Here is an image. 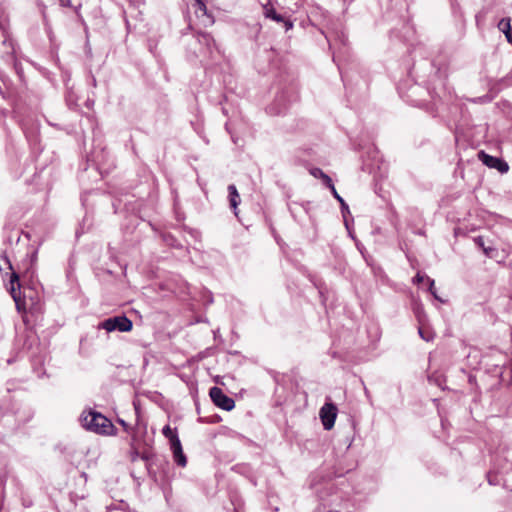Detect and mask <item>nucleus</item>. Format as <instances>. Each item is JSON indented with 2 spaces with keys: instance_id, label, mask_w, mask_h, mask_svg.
I'll list each match as a JSON object with an SVG mask.
<instances>
[{
  "instance_id": "nucleus-1",
  "label": "nucleus",
  "mask_w": 512,
  "mask_h": 512,
  "mask_svg": "<svg viewBox=\"0 0 512 512\" xmlns=\"http://www.w3.org/2000/svg\"><path fill=\"white\" fill-rule=\"evenodd\" d=\"M81 423L87 430L103 435H115L116 428L110 419L99 412L90 410L81 415Z\"/></svg>"
},
{
  "instance_id": "nucleus-2",
  "label": "nucleus",
  "mask_w": 512,
  "mask_h": 512,
  "mask_svg": "<svg viewBox=\"0 0 512 512\" xmlns=\"http://www.w3.org/2000/svg\"><path fill=\"white\" fill-rule=\"evenodd\" d=\"M132 327V321L128 319L125 315L107 318L99 324V328L105 329L108 332L116 330L120 332H128L132 329Z\"/></svg>"
},
{
  "instance_id": "nucleus-3",
  "label": "nucleus",
  "mask_w": 512,
  "mask_h": 512,
  "mask_svg": "<svg viewBox=\"0 0 512 512\" xmlns=\"http://www.w3.org/2000/svg\"><path fill=\"white\" fill-rule=\"evenodd\" d=\"M196 42L199 44V51H195L196 56L200 57H213L216 44L213 37L208 33H198Z\"/></svg>"
},
{
  "instance_id": "nucleus-4",
  "label": "nucleus",
  "mask_w": 512,
  "mask_h": 512,
  "mask_svg": "<svg viewBox=\"0 0 512 512\" xmlns=\"http://www.w3.org/2000/svg\"><path fill=\"white\" fill-rule=\"evenodd\" d=\"M209 395L213 403L223 410L230 411L235 407V401L225 395L219 387H212L209 391Z\"/></svg>"
},
{
  "instance_id": "nucleus-5",
  "label": "nucleus",
  "mask_w": 512,
  "mask_h": 512,
  "mask_svg": "<svg viewBox=\"0 0 512 512\" xmlns=\"http://www.w3.org/2000/svg\"><path fill=\"white\" fill-rule=\"evenodd\" d=\"M319 416L322 421L324 429H332L337 417L336 405L331 402L325 403L320 409Z\"/></svg>"
},
{
  "instance_id": "nucleus-6",
  "label": "nucleus",
  "mask_w": 512,
  "mask_h": 512,
  "mask_svg": "<svg viewBox=\"0 0 512 512\" xmlns=\"http://www.w3.org/2000/svg\"><path fill=\"white\" fill-rule=\"evenodd\" d=\"M479 160L489 168L497 169L500 173H506L509 170L507 162L504 160L491 156L484 151L478 153Z\"/></svg>"
},
{
  "instance_id": "nucleus-7",
  "label": "nucleus",
  "mask_w": 512,
  "mask_h": 512,
  "mask_svg": "<svg viewBox=\"0 0 512 512\" xmlns=\"http://www.w3.org/2000/svg\"><path fill=\"white\" fill-rule=\"evenodd\" d=\"M263 13L266 18L272 19L277 23H283L286 31L293 27V23L291 20L286 19L283 15L277 13L275 8L269 4L263 6Z\"/></svg>"
},
{
  "instance_id": "nucleus-8",
  "label": "nucleus",
  "mask_w": 512,
  "mask_h": 512,
  "mask_svg": "<svg viewBox=\"0 0 512 512\" xmlns=\"http://www.w3.org/2000/svg\"><path fill=\"white\" fill-rule=\"evenodd\" d=\"M19 274L15 271L12 272L10 278V294L16 303L17 309L20 310L22 306L21 291H20Z\"/></svg>"
},
{
  "instance_id": "nucleus-9",
  "label": "nucleus",
  "mask_w": 512,
  "mask_h": 512,
  "mask_svg": "<svg viewBox=\"0 0 512 512\" xmlns=\"http://www.w3.org/2000/svg\"><path fill=\"white\" fill-rule=\"evenodd\" d=\"M311 175L315 178H320L323 183L330 189L334 186L332 179L326 173H324L320 168H313L310 171Z\"/></svg>"
},
{
  "instance_id": "nucleus-10",
  "label": "nucleus",
  "mask_w": 512,
  "mask_h": 512,
  "mask_svg": "<svg viewBox=\"0 0 512 512\" xmlns=\"http://www.w3.org/2000/svg\"><path fill=\"white\" fill-rule=\"evenodd\" d=\"M228 192H229L230 206L233 209H236L240 202V196H239L236 186L234 184H230L228 186Z\"/></svg>"
},
{
  "instance_id": "nucleus-11",
  "label": "nucleus",
  "mask_w": 512,
  "mask_h": 512,
  "mask_svg": "<svg viewBox=\"0 0 512 512\" xmlns=\"http://www.w3.org/2000/svg\"><path fill=\"white\" fill-rule=\"evenodd\" d=\"M172 453L175 463L180 467H185L187 464V458L183 452V448L172 450Z\"/></svg>"
},
{
  "instance_id": "nucleus-12",
  "label": "nucleus",
  "mask_w": 512,
  "mask_h": 512,
  "mask_svg": "<svg viewBox=\"0 0 512 512\" xmlns=\"http://www.w3.org/2000/svg\"><path fill=\"white\" fill-rule=\"evenodd\" d=\"M499 29L505 34L508 42H512L511 25L509 19H502L498 24Z\"/></svg>"
},
{
  "instance_id": "nucleus-13",
  "label": "nucleus",
  "mask_w": 512,
  "mask_h": 512,
  "mask_svg": "<svg viewBox=\"0 0 512 512\" xmlns=\"http://www.w3.org/2000/svg\"><path fill=\"white\" fill-rule=\"evenodd\" d=\"M330 191H331L332 195L334 196V198L337 199L338 202L340 203V205H341V212H342L343 216L345 217V213L346 212L349 213L348 205L346 204L344 199L338 194L335 186L330 188Z\"/></svg>"
},
{
  "instance_id": "nucleus-14",
  "label": "nucleus",
  "mask_w": 512,
  "mask_h": 512,
  "mask_svg": "<svg viewBox=\"0 0 512 512\" xmlns=\"http://www.w3.org/2000/svg\"><path fill=\"white\" fill-rule=\"evenodd\" d=\"M475 243H476V245H477L478 247H481V248L483 249L484 253H485L487 256H489V257L491 256V254H492V252L494 251V249H493V248H491V247H485V245H484V240H483V238H482V237H477V238L475 239Z\"/></svg>"
},
{
  "instance_id": "nucleus-15",
  "label": "nucleus",
  "mask_w": 512,
  "mask_h": 512,
  "mask_svg": "<svg viewBox=\"0 0 512 512\" xmlns=\"http://www.w3.org/2000/svg\"><path fill=\"white\" fill-rule=\"evenodd\" d=\"M141 452L139 451L138 447L134 445V443H130V460L132 462H135L137 459L140 458Z\"/></svg>"
},
{
  "instance_id": "nucleus-16",
  "label": "nucleus",
  "mask_w": 512,
  "mask_h": 512,
  "mask_svg": "<svg viewBox=\"0 0 512 512\" xmlns=\"http://www.w3.org/2000/svg\"><path fill=\"white\" fill-rule=\"evenodd\" d=\"M169 441H170L171 450L182 448V444H181V441H180L178 435H176L175 437H171V439Z\"/></svg>"
},
{
  "instance_id": "nucleus-17",
  "label": "nucleus",
  "mask_w": 512,
  "mask_h": 512,
  "mask_svg": "<svg viewBox=\"0 0 512 512\" xmlns=\"http://www.w3.org/2000/svg\"><path fill=\"white\" fill-rule=\"evenodd\" d=\"M427 282L429 284L428 291L434 296L435 299L440 300L435 290V281L429 277H427Z\"/></svg>"
},
{
  "instance_id": "nucleus-18",
  "label": "nucleus",
  "mask_w": 512,
  "mask_h": 512,
  "mask_svg": "<svg viewBox=\"0 0 512 512\" xmlns=\"http://www.w3.org/2000/svg\"><path fill=\"white\" fill-rule=\"evenodd\" d=\"M162 433L169 440L171 439V437H175L177 435L169 425L163 427Z\"/></svg>"
},
{
  "instance_id": "nucleus-19",
  "label": "nucleus",
  "mask_w": 512,
  "mask_h": 512,
  "mask_svg": "<svg viewBox=\"0 0 512 512\" xmlns=\"http://www.w3.org/2000/svg\"><path fill=\"white\" fill-rule=\"evenodd\" d=\"M418 333L423 340H425V341L431 340L430 334L428 332H426L424 329L419 328Z\"/></svg>"
},
{
  "instance_id": "nucleus-20",
  "label": "nucleus",
  "mask_w": 512,
  "mask_h": 512,
  "mask_svg": "<svg viewBox=\"0 0 512 512\" xmlns=\"http://www.w3.org/2000/svg\"><path fill=\"white\" fill-rule=\"evenodd\" d=\"M424 279L427 280V276L417 273L416 276L413 278V282L416 284H419V283L423 282Z\"/></svg>"
},
{
  "instance_id": "nucleus-21",
  "label": "nucleus",
  "mask_w": 512,
  "mask_h": 512,
  "mask_svg": "<svg viewBox=\"0 0 512 512\" xmlns=\"http://www.w3.org/2000/svg\"><path fill=\"white\" fill-rule=\"evenodd\" d=\"M118 423L124 428L126 432H130L132 428L122 419H118Z\"/></svg>"
},
{
  "instance_id": "nucleus-22",
  "label": "nucleus",
  "mask_w": 512,
  "mask_h": 512,
  "mask_svg": "<svg viewBox=\"0 0 512 512\" xmlns=\"http://www.w3.org/2000/svg\"><path fill=\"white\" fill-rule=\"evenodd\" d=\"M131 433V442L130 443H134V445H136V442H137V433L135 431L134 428H132V430H130Z\"/></svg>"
},
{
  "instance_id": "nucleus-23",
  "label": "nucleus",
  "mask_w": 512,
  "mask_h": 512,
  "mask_svg": "<svg viewBox=\"0 0 512 512\" xmlns=\"http://www.w3.org/2000/svg\"><path fill=\"white\" fill-rule=\"evenodd\" d=\"M140 458L144 461H148L150 459V453L148 451L141 452Z\"/></svg>"
},
{
  "instance_id": "nucleus-24",
  "label": "nucleus",
  "mask_w": 512,
  "mask_h": 512,
  "mask_svg": "<svg viewBox=\"0 0 512 512\" xmlns=\"http://www.w3.org/2000/svg\"><path fill=\"white\" fill-rule=\"evenodd\" d=\"M59 2H60V5L63 7H71L72 6L71 0H59Z\"/></svg>"
},
{
  "instance_id": "nucleus-25",
  "label": "nucleus",
  "mask_w": 512,
  "mask_h": 512,
  "mask_svg": "<svg viewBox=\"0 0 512 512\" xmlns=\"http://www.w3.org/2000/svg\"><path fill=\"white\" fill-rule=\"evenodd\" d=\"M3 261L8 266V269L13 270V266L7 256H2Z\"/></svg>"
},
{
  "instance_id": "nucleus-26",
  "label": "nucleus",
  "mask_w": 512,
  "mask_h": 512,
  "mask_svg": "<svg viewBox=\"0 0 512 512\" xmlns=\"http://www.w3.org/2000/svg\"><path fill=\"white\" fill-rule=\"evenodd\" d=\"M80 6H81V5H79L78 7H75V12L77 13L79 20H80L82 23H84V20H83L82 16H81V15H80V13H79V8H80Z\"/></svg>"
},
{
  "instance_id": "nucleus-27",
  "label": "nucleus",
  "mask_w": 512,
  "mask_h": 512,
  "mask_svg": "<svg viewBox=\"0 0 512 512\" xmlns=\"http://www.w3.org/2000/svg\"><path fill=\"white\" fill-rule=\"evenodd\" d=\"M488 481H489L490 484H495V482H493V480H492L491 473H488Z\"/></svg>"
},
{
  "instance_id": "nucleus-28",
  "label": "nucleus",
  "mask_w": 512,
  "mask_h": 512,
  "mask_svg": "<svg viewBox=\"0 0 512 512\" xmlns=\"http://www.w3.org/2000/svg\"><path fill=\"white\" fill-rule=\"evenodd\" d=\"M330 512H338V511H332V510H331Z\"/></svg>"
}]
</instances>
